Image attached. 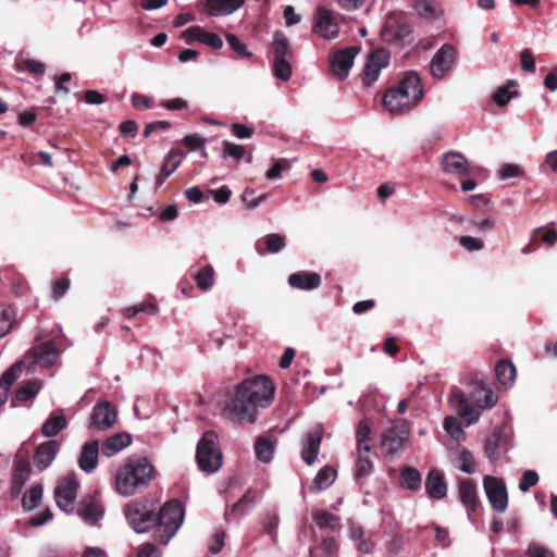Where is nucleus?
Returning a JSON list of instances; mask_svg holds the SVG:
<instances>
[{
	"mask_svg": "<svg viewBox=\"0 0 557 557\" xmlns=\"http://www.w3.org/2000/svg\"><path fill=\"white\" fill-rule=\"evenodd\" d=\"M275 386L267 375H256L242 381L234 396L225 404L223 417L236 423H255L258 408L270 406Z\"/></svg>",
	"mask_w": 557,
	"mask_h": 557,
	"instance_id": "obj_1",
	"label": "nucleus"
},
{
	"mask_svg": "<svg viewBox=\"0 0 557 557\" xmlns=\"http://www.w3.org/2000/svg\"><path fill=\"white\" fill-rule=\"evenodd\" d=\"M156 474V467L146 456H129L115 473V490L124 497L141 493L149 486Z\"/></svg>",
	"mask_w": 557,
	"mask_h": 557,
	"instance_id": "obj_2",
	"label": "nucleus"
},
{
	"mask_svg": "<svg viewBox=\"0 0 557 557\" xmlns=\"http://www.w3.org/2000/svg\"><path fill=\"white\" fill-rule=\"evenodd\" d=\"M424 97L421 78L414 71L407 72L398 84L386 90L383 104L392 115L405 114Z\"/></svg>",
	"mask_w": 557,
	"mask_h": 557,
	"instance_id": "obj_3",
	"label": "nucleus"
},
{
	"mask_svg": "<svg viewBox=\"0 0 557 557\" xmlns=\"http://www.w3.org/2000/svg\"><path fill=\"white\" fill-rule=\"evenodd\" d=\"M450 407L465 420L466 426L479 421L483 409H491L497 404V396L491 389L475 387L469 395L455 389L449 394Z\"/></svg>",
	"mask_w": 557,
	"mask_h": 557,
	"instance_id": "obj_4",
	"label": "nucleus"
},
{
	"mask_svg": "<svg viewBox=\"0 0 557 557\" xmlns=\"http://www.w3.org/2000/svg\"><path fill=\"white\" fill-rule=\"evenodd\" d=\"M185 517V510L181 502L172 499L161 506L153 513L152 536L161 544L168 542L176 534Z\"/></svg>",
	"mask_w": 557,
	"mask_h": 557,
	"instance_id": "obj_5",
	"label": "nucleus"
},
{
	"mask_svg": "<svg viewBox=\"0 0 557 557\" xmlns=\"http://www.w3.org/2000/svg\"><path fill=\"white\" fill-rule=\"evenodd\" d=\"M196 460L199 469L208 474L216 472L222 466V453L218 435L213 431L206 432L196 448Z\"/></svg>",
	"mask_w": 557,
	"mask_h": 557,
	"instance_id": "obj_6",
	"label": "nucleus"
},
{
	"mask_svg": "<svg viewBox=\"0 0 557 557\" xmlns=\"http://www.w3.org/2000/svg\"><path fill=\"white\" fill-rule=\"evenodd\" d=\"M157 510L152 500L145 499L128 504L124 513L128 524L136 533L152 531L153 513Z\"/></svg>",
	"mask_w": 557,
	"mask_h": 557,
	"instance_id": "obj_7",
	"label": "nucleus"
},
{
	"mask_svg": "<svg viewBox=\"0 0 557 557\" xmlns=\"http://www.w3.org/2000/svg\"><path fill=\"white\" fill-rule=\"evenodd\" d=\"M78 487L79 483L74 473L67 474L58 482L54 488V499L60 510L67 513L73 512Z\"/></svg>",
	"mask_w": 557,
	"mask_h": 557,
	"instance_id": "obj_8",
	"label": "nucleus"
},
{
	"mask_svg": "<svg viewBox=\"0 0 557 557\" xmlns=\"http://www.w3.org/2000/svg\"><path fill=\"white\" fill-rule=\"evenodd\" d=\"M117 421V411L109 401L97 403L90 412L88 430L104 432L114 426Z\"/></svg>",
	"mask_w": 557,
	"mask_h": 557,
	"instance_id": "obj_9",
	"label": "nucleus"
},
{
	"mask_svg": "<svg viewBox=\"0 0 557 557\" xmlns=\"http://www.w3.org/2000/svg\"><path fill=\"white\" fill-rule=\"evenodd\" d=\"M483 486L492 508L497 512L506 511L508 507V493L504 480L486 475L483 479Z\"/></svg>",
	"mask_w": 557,
	"mask_h": 557,
	"instance_id": "obj_10",
	"label": "nucleus"
},
{
	"mask_svg": "<svg viewBox=\"0 0 557 557\" xmlns=\"http://www.w3.org/2000/svg\"><path fill=\"white\" fill-rule=\"evenodd\" d=\"M408 438L407 423L398 421L383 432L381 447L386 455H394L401 449Z\"/></svg>",
	"mask_w": 557,
	"mask_h": 557,
	"instance_id": "obj_11",
	"label": "nucleus"
},
{
	"mask_svg": "<svg viewBox=\"0 0 557 557\" xmlns=\"http://www.w3.org/2000/svg\"><path fill=\"white\" fill-rule=\"evenodd\" d=\"M314 26L313 32L320 37L332 40L339 34V26L333 11L325 7H317L314 11Z\"/></svg>",
	"mask_w": 557,
	"mask_h": 557,
	"instance_id": "obj_12",
	"label": "nucleus"
},
{
	"mask_svg": "<svg viewBox=\"0 0 557 557\" xmlns=\"http://www.w3.org/2000/svg\"><path fill=\"white\" fill-rule=\"evenodd\" d=\"M457 49L450 44H444L431 60V73L436 79L444 78L454 67Z\"/></svg>",
	"mask_w": 557,
	"mask_h": 557,
	"instance_id": "obj_13",
	"label": "nucleus"
},
{
	"mask_svg": "<svg viewBox=\"0 0 557 557\" xmlns=\"http://www.w3.org/2000/svg\"><path fill=\"white\" fill-rule=\"evenodd\" d=\"M359 46H350L336 51L330 60L331 70L339 81H345L354 65L355 58L360 52Z\"/></svg>",
	"mask_w": 557,
	"mask_h": 557,
	"instance_id": "obj_14",
	"label": "nucleus"
},
{
	"mask_svg": "<svg viewBox=\"0 0 557 557\" xmlns=\"http://www.w3.org/2000/svg\"><path fill=\"white\" fill-rule=\"evenodd\" d=\"M389 60V53L382 48L369 54L362 76V83L366 87H370L379 79L381 71L388 66Z\"/></svg>",
	"mask_w": 557,
	"mask_h": 557,
	"instance_id": "obj_15",
	"label": "nucleus"
},
{
	"mask_svg": "<svg viewBox=\"0 0 557 557\" xmlns=\"http://www.w3.org/2000/svg\"><path fill=\"white\" fill-rule=\"evenodd\" d=\"M459 500L467 510L468 519L473 523L472 515L480 507L478 486L471 479H460L458 481Z\"/></svg>",
	"mask_w": 557,
	"mask_h": 557,
	"instance_id": "obj_16",
	"label": "nucleus"
},
{
	"mask_svg": "<svg viewBox=\"0 0 557 557\" xmlns=\"http://www.w3.org/2000/svg\"><path fill=\"white\" fill-rule=\"evenodd\" d=\"M25 358L32 359L35 364L40 367H51L59 358V350L54 342L47 341L29 349Z\"/></svg>",
	"mask_w": 557,
	"mask_h": 557,
	"instance_id": "obj_17",
	"label": "nucleus"
},
{
	"mask_svg": "<svg viewBox=\"0 0 557 557\" xmlns=\"http://www.w3.org/2000/svg\"><path fill=\"white\" fill-rule=\"evenodd\" d=\"M30 473L32 467L27 459H21L15 462L10 486L11 498H17L20 496L30 478Z\"/></svg>",
	"mask_w": 557,
	"mask_h": 557,
	"instance_id": "obj_18",
	"label": "nucleus"
},
{
	"mask_svg": "<svg viewBox=\"0 0 557 557\" xmlns=\"http://www.w3.org/2000/svg\"><path fill=\"white\" fill-rule=\"evenodd\" d=\"M426 495L436 500H441L447 495V483L444 473L438 469H431L425 479Z\"/></svg>",
	"mask_w": 557,
	"mask_h": 557,
	"instance_id": "obj_19",
	"label": "nucleus"
},
{
	"mask_svg": "<svg viewBox=\"0 0 557 557\" xmlns=\"http://www.w3.org/2000/svg\"><path fill=\"white\" fill-rule=\"evenodd\" d=\"M59 450V443L49 440L39 444L34 453V465L39 471L46 470L54 460Z\"/></svg>",
	"mask_w": 557,
	"mask_h": 557,
	"instance_id": "obj_20",
	"label": "nucleus"
},
{
	"mask_svg": "<svg viewBox=\"0 0 557 557\" xmlns=\"http://www.w3.org/2000/svg\"><path fill=\"white\" fill-rule=\"evenodd\" d=\"M100 450L101 447L98 440H91L82 446L78 457V466L82 471L91 473L97 468Z\"/></svg>",
	"mask_w": 557,
	"mask_h": 557,
	"instance_id": "obj_21",
	"label": "nucleus"
},
{
	"mask_svg": "<svg viewBox=\"0 0 557 557\" xmlns=\"http://www.w3.org/2000/svg\"><path fill=\"white\" fill-rule=\"evenodd\" d=\"M507 451V440L500 430L488 434L484 441V454L491 461L498 460Z\"/></svg>",
	"mask_w": 557,
	"mask_h": 557,
	"instance_id": "obj_22",
	"label": "nucleus"
},
{
	"mask_svg": "<svg viewBox=\"0 0 557 557\" xmlns=\"http://www.w3.org/2000/svg\"><path fill=\"white\" fill-rule=\"evenodd\" d=\"M287 282L295 289L313 290L320 287L322 281L319 273L299 271L292 273Z\"/></svg>",
	"mask_w": 557,
	"mask_h": 557,
	"instance_id": "obj_23",
	"label": "nucleus"
},
{
	"mask_svg": "<svg viewBox=\"0 0 557 557\" xmlns=\"http://www.w3.org/2000/svg\"><path fill=\"white\" fill-rule=\"evenodd\" d=\"M442 168L448 174L469 175L468 161L461 152L448 151L442 158Z\"/></svg>",
	"mask_w": 557,
	"mask_h": 557,
	"instance_id": "obj_24",
	"label": "nucleus"
},
{
	"mask_svg": "<svg viewBox=\"0 0 557 557\" xmlns=\"http://www.w3.org/2000/svg\"><path fill=\"white\" fill-rule=\"evenodd\" d=\"M132 443V437L128 433L120 432L108 437L101 445V453L106 457H112L120 453Z\"/></svg>",
	"mask_w": 557,
	"mask_h": 557,
	"instance_id": "obj_25",
	"label": "nucleus"
},
{
	"mask_svg": "<svg viewBox=\"0 0 557 557\" xmlns=\"http://www.w3.org/2000/svg\"><path fill=\"white\" fill-rule=\"evenodd\" d=\"M285 237L277 233L268 234L256 242L255 248L259 255L277 253L285 247Z\"/></svg>",
	"mask_w": 557,
	"mask_h": 557,
	"instance_id": "obj_26",
	"label": "nucleus"
},
{
	"mask_svg": "<svg viewBox=\"0 0 557 557\" xmlns=\"http://www.w3.org/2000/svg\"><path fill=\"white\" fill-rule=\"evenodd\" d=\"M276 446V440L269 435H261L255 442V454L259 461L269 463L272 461Z\"/></svg>",
	"mask_w": 557,
	"mask_h": 557,
	"instance_id": "obj_27",
	"label": "nucleus"
},
{
	"mask_svg": "<svg viewBox=\"0 0 557 557\" xmlns=\"http://www.w3.org/2000/svg\"><path fill=\"white\" fill-rule=\"evenodd\" d=\"M322 441L321 432H309L306 436V442L301 450V458L308 465L311 466L317 460L320 445Z\"/></svg>",
	"mask_w": 557,
	"mask_h": 557,
	"instance_id": "obj_28",
	"label": "nucleus"
},
{
	"mask_svg": "<svg viewBox=\"0 0 557 557\" xmlns=\"http://www.w3.org/2000/svg\"><path fill=\"white\" fill-rule=\"evenodd\" d=\"M78 516L89 524H96L103 516V510L94 499L82 502L77 510Z\"/></svg>",
	"mask_w": 557,
	"mask_h": 557,
	"instance_id": "obj_29",
	"label": "nucleus"
},
{
	"mask_svg": "<svg viewBox=\"0 0 557 557\" xmlns=\"http://www.w3.org/2000/svg\"><path fill=\"white\" fill-rule=\"evenodd\" d=\"M255 506V503L248 495H243L232 507L226 506L224 516L228 522L233 519H239L247 515Z\"/></svg>",
	"mask_w": 557,
	"mask_h": 557,
	"instance_id": "obj_30",
	"label": "nucleus"
},
{
	"mask_svg": "<svg viewBox=\"0 0 557 557\" xmlns=\"http://www.w3.org/2000/svg\"><path fill=\"white\" fill-rule=\"evenodd\" d=\"M67 428V421L63 414H50L41 425V434L48 438L57 436Z\"/></svg>",
	"mask_w": 557,
	"mask_h": 557,
	"instance_id": "obj_31",
	"label": "nucleus"
},
{
	"mask_svg": "<svg viewBox=\"0 0 557 557\" xmlns=\"http://www.w3.org/2000/svg\"><path fill=\"white\" fill-rule=\"evenodd\" d=\"M245 0H209L208 9L211 15H227L238 10Z\"/></svg>",
	"mask_w": 557,
	"mask_h": 557,
	"instance_id": "obj_32",
	"label": "nucleus"
},
{
	"mask_svg": "<svg viewBox=\"0 0 557 557\" xmlns=\"http://www.w3.org/2000/svg\"><path fill=\"white\" fill-rule=\"evenodd\" d=\"M214 275L215 272L211 264H206L191 273L197 287L202 292L211 289L214 284Z\"/></svg>",
	"mask_w": 557,
	"mask_h": 557,
	"instance_id": "obj_33",
	"label": "nucleus"
},
{
	"mask_svg": "<svg viewBox=\"0 0 557 557\" xmlns=\"http://www.w3.org/2000/svg\"><path fill=\"white\" fill-rule=\"evenodd\" d=\"M41 389V382L37 379L26 381L15 392L12 406H16L15 403H23L34 398Z\"/></svg>",
	"mask_w": 557,
	"mask_h": 557,
	"instance_id": "obj_34",
	"label": "nucleus"
},
{
	"mask_svg": "<svg viewBox=\"0 0 557 557\" xmlns=\"http://www.w3.org/2000/svg\"><path fill=\"white\" fill-rule=\"evenodd\" d=\"M495 374L502 385H512L516 379V367L509 360H499L495 366Z\"/></svg>",
	"mask_w": 557,
	"mask_h": 557,
	"instance_id": "obj_35",
	"label": "nucleus"
},
{
	"mask_svg": "<svg viewBox=\"0 0 557 557\" xmlns=\"http://www.w3.org/2000/svg\"><path fill=\"white\" fill-rule=\"evenodd\" d=\"M371 425L367 419L361 420L356 429V442L358 453H370Z\"/></svg>",
	"mask_w": 557,
	"mask_h": 557,
	"instance_id": "obj_36",
	"label": "nucleus"
},
{
	"mask_svg": "<svg viewBox=\"0 0 557 557\" xmlns=\"http://www.w3.org/2000/svg\"><path fill=\"white\" fill-rule=\"evenodd\" d=\"M517 86V82L515 79H508L505 85L499 86L493 92V100L498 107H505L511 99L519 97L518 90H509L510 87Z\"/></svg>",
	"mask_w": 557,
	"mask_h": 557,
	"instance_id": "obj_37",
	"label": "nucleus"
},
{
	"mask_svg": "<svg viewBox=\"0 0 557 557\" xmlns=\"http://www.w3.org/2000/svg\"><path fill=\"white\" fill-rule=\"evenodd\" d=\"M313 520L319 529L338 531L342 528L341 518L326 510H319L313 515Z\"/></svg>",
	"mask_w": 557,
	"mask_h": 557,
	"instance_id": "obj_38",
	"label": "nucleus"
},
{
	"mask_svg": "<svg viewBox=\"0 0 557 557\" xmlns=\"http://www.w3.org/2000/svg\"><path fill=\"white\" fill-rule=\"evenodd\" d=\"M183 159L184 154L181 151L171 149L164 157L163 163L160 168L161 176L169 177L172 175L181 165Z\"/></svg>",
	"mask_w": 557,
	"mask_h": 557,
	"instance_id": "obj_39",
	"label": "nucleus"
},
{
	"mask_svg": "<svg viewBox=\"0 0 557 557\" xmlns=\"http://www.w3.org/2000/svg\"><path fill=\"white\" fill-rule=\"evenodd\" d=\"M337 472L330 466H325L322 469H320L313 479V488H315L317 492H321L330 487L335 479H336Z\"/></svg>",
	"mask_w": 557,
	"mask_h": 557,
	"instance_id": "obj_40",
	"label": "nucleus"
},
{
	"mask_svg": "<svg viewBox=\"0 0 557 557\" xmlns=\"http://www.w3.org/2000/svg\"><path fill=\"white\" fill-rule=\"evenodd\" d=\"M44 487L41 484H35L27 490L22 498V507L25 511L34 510L42 499Z\"/></svg>",
	"mask_w": 557,
	"mask_h": 557,
	"instance_id": "obj_41",
	"label": "nucleus"
},
{
	"mask_svg": "<svg viewBox=\"0 0 557 557\" xmlns=\"http://www.w3.org/2000/svg\"><path fill=\"white\" fill-rule=\"evenodd\" d=\"M358 460L355 467V481L361 487L366 481V479L373 472L374 465L372 460L368 457H363L358 453Z\"/></svg>",
	"mask_w": 557,
	"mask_h": 557,
	"instance_id": "obj_42",
	"label": "nucleus"
},
{
	"mask_svg": "<svg viewBox=\"0 0 557 557\" xmlns=\"http://www.w3.org/2000/svg\"><path fill=\"white\" fill-rule=\"evenodd\" d=\"M273 59H289L292 49L288 38L283 33H276L272 42Z\"/></svg>",
	"mask_w": 557,
	"mask_h": 557,
	"instance_id": "obj_43",
	"label": "nucleus"
},
{
	"mask_svg": "<svg viewBox=\"0 0 557 557\" xmlns=\"http://www.w3.org/2000/svg\"><path fill=\"white\" fill-rule=\"evenodd\" d=\"M403 486L408 491L417 492L421 488L422 476L419 470L413 467H405L400 474Z\"/></svg>",
	"mask_w": 557,
	"mask_h": 557,
	"instance_id": "obj_44",
	"label": "nucleus"
},
{
	"mask_svg": "<svg viewBox=\"0 0 557 557\" xmlns=\"http://www.w3.org/2000/svg\"><path fill=\"white\" fill-rule=\"evenodd\" d=\"M457 455L459 461L458 468L460 471L467 474H473L476 472V460L470 450L465 447H460Z\"/></svg>",
	"mask_w": 557,
	"mask_h": 557,
	"instance_id": "obj_45",
	"label": "nucleus"
},
{
	"mask_svg": "<svg viewBox=\"0 0 557 557\" xmlns=\"http://www.w3.org/2000/svg\"><path fill=\"white\" fill-rule=\"evenodd\" d=\"M443 429L455 441L460 442L466 437L465 431L458 418L448 416L443 421Z\"/></svg>",
	"mask_w": 557,
	"mask_h": 557,
	"instance_id": "obj_46",
	"label": "nucleus"
},
{
	"mask_svg": "<svg viewBox=\"0 0 557 557\" xmlns=\"http://www.w3.org/2000/svg\"><path fill=\"white\" fill-rule=\"evenodd\" d=\"M272 70L274 76L282 82H288L293 74L289 59H273Z\"/></svg>",
	"mask_w": 557,
	"mask_h": 557,
	"instance_id": "obj_47",
	"label": "nucleus"
},
{
	"mask_svg": "<svg viewBox=\"0 0 557 557\" xmlns=\"http://www.w3.org/2000/svg\"><path fill=\"white\" fill-rule=\"evenodd\" d=\"M24 361H16L9 367L0 376V383L11 388L22 373Z\"/></svg>",
	"mask_w": 557,
	"mask_h": 557,
	"instance_id": "obj_48",
	"label": "nucleus"
},
{
	"mask_svg": "<svg viewBox=\"0 0 557 557\" xmlns=\"http://www.w3.org/2000/svg\"><path fill=\"white\" fill-rule=\"evenodd\" d=\"M413 9L418 15L424 18H435L436 17V5L431 0H416L413 3Z\"/></svg>",
	"mask_w": 557,
	"mask_h": 557,
	"instance_id": "obj_49",
	"label": "nucleus"
},
{
	"mask_svg": "<svg viewBox=\"0 0 557 557\" xmlns=\"http://www.w3.org/2000/svg\"><path fill=\"white\" fill-rule=\"evenodd\" d=\"M226 41L231 49L239 57L248 59L252 57V53L247 49L246 45L234 34L226 35Z\"/></svg>",
	"mask_w": 557,
	"mask_h": 557,
	"instance_id": "obj_50",
	"label": "nucleus"
},
{
	"mask_svg": "<svg viewBox=\"0 0 557 557\" xmlns=\"http://www.w3.org/2000/svg\"><path fill=\"white\" fill-rule=\"evenodd\" d=\"M140 312L153 315L158 312V307L153 304L141 302L135 306L128 307L124 310V317L132 319Z\"/></svg>",
	"mask_w": 557,
	"mask_h": 557,
	"instance_id": "obj_51",
	"label": "nucleus"
},
{
	"mask_svg": "<svg viewBox=\"0 0 557 557\" xmlns=\"http://www.w3.org/2000/svg\"><path fill=\"white\" fill-rule=\"evenodd\" d=\"M223 153L222 158L227 159L228 157L239 161L245 156V148L242 145L233 144L228 140H223Z\"/></svg>",
	"mask_w": 557,
	"mask_h": 557,
	"instance_id": "obj_52",
	"label": "nucleus"
},
{
	"mask_svg": "<svg viewBox=\"0 0 557 557\" xmlns=\"http://www.w3.org/2000/svg\"><path fill=\"white\" fill-rule=\"evenodd\" d=\"M198 42L211 47L215 50H219L223 47V40L218 34L205 30L203 28L200 33V36L198 37Z\"/></svg>",
	"mask_w": 557,
	"mask_h": 557,
	"instance_id": "obj_53",
	"label": "nucleus"
},
{
	"mask_svg": "<svg viewBox=\"0 0 557 557\" xmlns=\"http://www.w3.org/2000/svg\"><path fill=\"white\" fill-rule=\"evenodd\" d=\"M280 524V517L275 512H268L263 520V530L270 535L274 541L277 535V528Z\"/></svg>",
	"mask_w": 557,
	"mask_h": 557,
	"instance_id": "obj_54",
	"label": "nucleus"
},
{
	"mask_svg": "<svg viewBox=\"0 0 557 557\" xmlns=\"http://www.w3.org/2000/svg\"><path fill=\"white\" fill-rule=\"evenodd\" d=\"M539 479L540 478L536 471L525 470L522 473L518 487L521 492H528L532 486L537 484Z\"/></svg>",
	"mask_w": 557,
	"mask_h": 557,
	"instance_id": "obj_55",
	"label": "nucleus"
},
{
	"mask_svg": "<svg viewBox=\"0 0 557 557\" xmlns=\"http://www.w3.org/2000/svg\"><path fill=\"white\" fill-rule=\"evenodd\" d=\"M12 326L11 310L9 308H0V338L9 334Z\"/></svg>",
	"mask_w": 557,
	"mask_h": 557,
	"instance_id": "obj_56",
	"label": "nucleus"
},
{
	"mask_svg": "<svg viewBox=\"0 0 557 557\" xmlns=\"http://www.w3.org/2000/svg\"><path fill=\"white\" fill-rule=\"evenodd\" d=\"M521 69L528 73H534L536 70L535 59L530 49L522 50L520 54Z\"/></svg>",
	"mask_w": 557,
	"mask_h": 557,
	"instance_id": "obj_57",
	"label": "nucleus"
},
{
	"mask_svg": "<svg viewBox=\"0 0 557 557\" xmlns=\"http://www.w3.org/2000/svg\"><path fill=\"white\" fill-rule=\"evenodd\" d=\"M183 143L190 151H197L205 147L206 139L199 134H190L183 138Z\"/></svg>",
	"mask_w": 557,
	"mask_h": 557,
	"instance_id": "obj_58",
	"label": "nucleus"
},
{
	"mask_svg": "<svg viewBox=\"0 0 557 557\" xmlns=\"http://www.w3.org/2000/svg\"><path fill=\"white\" fill-rule=\"evenodd\" d=\"M459 243L468 251H479L484 247V242L481 238L472 236H461Z\"/></svg>",
	"mask_w": 557,
	"mask_h": 557,
	"instance_id": "obj_59",
	"label": "nucleus"
},
{
	"mask_svg": "<svg viewBox=\"0 0 557 557\" xmlns=\"http://www.w3.org/2000/svg\"><path fill=\"white\" fill-rule=\"evenodd\" d=\"M528 557H555L554 552L539 544H530L525 550Z\"/></svg>",
	"mask_w": 557,
	"mask_h": 557,
	"instance_id": "obj_60",
	"label": "nucleus"
},
{
	"mask_svg": "<svg viewBox=\"0 0 557 557\" xmlns=\"http://www.w3.org/2000/svg\"><path fill=\"white\" fill-rule=\"evenodd\" d=\"M120 133L126 139L134 138L138 133V124L134 120H126L120 124Z\"/></svg>",
	"mask_w": 557,
	"mask_h": 557,
	"instance_id": "obj_61",
	"label": "nucleus"
},
{
	"mask_svg": "<svg viewBox=\"0 0 557 557\" xmlns=\"http://www.w3.org/2000/svg\"><path fill=\"white\" fill-rule=\"evenodd\" d=\"M522 174V171L519 165L513 163H506L502 165L499 170V178L500 180H509L513 177H518Z\"/></svg>",
	"mask_w": 557,
	"mask_h": 557,
	"instance_id": "obj_62",
	"label": "nucleus"
},
{
	"mask_svg": "<svg viewBox=\"0 0 557 557\" xmlns=\"http://www.w3.org/2000/svg\"><path fill=\"white\" fill-rule=\"evenodd\" d=\"M70 288V281L65 277L57 280L52 285V297L54 300L62 298Z\"/></svg>",
	"mask_w": 557,
	"mask_h": 557,
	"instance_id": "obj_63",
	"label": "nucleus"
},
{
	"mask_svg": "<svg viewBox=\"0 0 557 557\" xmlns=\"http://www.w3.org/2000/svg\"><path fill=\"white\" fill-rule=\"evenodd\" d=\"M52 512L49 508H45L44 510L37 512L36 515H34L33 517H30L29 519V524L32 527H41L44 524H46L48 521H50L52 519Z\"/></svg>",
	"mask_w": 557,
	"mask_h": 557,
	"instance_id": "obj_64",
	"label": "nucleus"
}]
</instances>
